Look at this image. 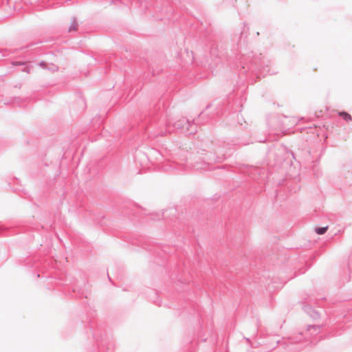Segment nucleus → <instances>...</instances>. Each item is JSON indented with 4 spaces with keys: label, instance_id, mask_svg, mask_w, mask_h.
<instances>
[{
    "label": "nucleus",
    "instance_id": "3",
    "mask_svg": "<svg viewBox=\"0 0 352 352\" xmlns=\"http://www.w3.org/2000/svg\"><path fill=\"white\" fill-rule=\"evenodd\" d=\"M76 26H77V23H76V22L74 21V23H73V24H72V29L75 30L76 29Z\"/></svg>",
    "mask_w": 352,
    "mask_h": 352
},
{
    "label": "nucleus",
    "instance_id": "2",
    "mask_svg": "<svg viewBox=\"0 0 352 352\" xmlns=\"http://www.w3.org/2000/svg\"><path fill=\"white\" fill-rule=\"evenodd\" d=\"M340 116L346 121L351 120V116L347 113L342 112Z\"/></svg>",
    "mask_w": 352,
    "mask_h": 352
},
{
    "label": "nucleus",
    "instance_id": "1",
    "mask_svg": "<svg viewBox=\"0 0 352 352\" xmlns=\"http://www.w3.org/2000/svg\"><path fill=\"white\" fill-rule=\"evenodd\" d=\"M328 226L323 227V228H318L316 229V232L318 234H323L325 233V232L327 230Z\"/></svg>",
    "mask_w": 352,
    "mask_h": 352
}]
</instances>
